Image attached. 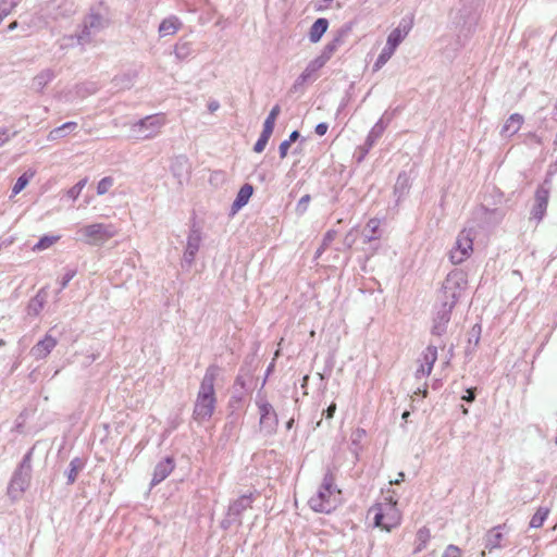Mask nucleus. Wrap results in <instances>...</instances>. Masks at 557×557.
I'll use <instances>...</instances> for the list:
<instances>
[{
    "label": "nucleus",
    "instance_id": "obj_19",
    "mask_svg": "<svg viewBox=\"0 0 557 557\" xmlns=\"http://www.w3.org/2000/svg\"><path fill=\"white\" fill-rule=\"evenodd\" d=\"M180 28V21L176 17L163 20L159 26L161 36L174 35Z\"/></svg>",
    "mask_w": 557,
    "mask_h": 557
},
{
    "label": "nucleus",
    "instance_id": "obj_27",
    "mask_svg": "<svg viewBox=\"0 0 557 557\" xmlns=\"http://www.w3.org/2000/svg\"><path fill=\"white\" fill-rule=\"evenodd\" d=\"M113 186V178L108 176L103 177L97 186V193L98 195L106 194L111 187Z\"/></svg>",
    "mask_w": 557,
    "mask_h": 557
},
{
    "label": "nucleus",
    "instance_id": "obj_8",
    "mask_svg": "<svg viewBox=\"0 0 557 557\" xmlns=\"http://www.w3.org/2000/svg\"><path fill=\"white\" fill-rule=\"evenodd\" d=\"M437 360V348L435 346H428L418 359V368L416 370L417 379L426 377L432 373L433 366Z\"/></svg>",
    "mask_w": 557,
    "mask_h": 557
},
{
    "label": "nucleus",
    "instance_id": "obj_29",
    "mask_svg": "<svg viewBox=\"0 0 557 557\" xmlns=\"http://www.w3.org/2000/svg\"><path fill=\"white\" fill-rule=\"evenodd\" d=\"M86 184H87V178L81 180L74 187H72L69 190V195L73 199H76L79 196V194L82 193V190H83V188L85 187Z\"/></svg>",
    "mask_w": 557,
    "mask_h": 557
},
{
    "label": "nucleus",
    "instance_id": "obj_39",
    "mask_svg": "<svg viewBox=\"0 0 557 557\" xmlns=\"http://www.w3.org/2000/svg\"><path fill=\"white\" fill-rule=\"evenodd\" d=\"M280 112H281V108H280V106H278V104H276V106H274V107L272 108V110L270 111L269 116H272V117H274V119H277V116H278V114H280Z\"/></svg>",
    "mask_w": 557,
    "mask_h": 557
},
{
    "label": "nucleus",
    "instance_id": "obj_4",
    "mask_svg": "<svg viewBox=\"0 0 557 557\" xmlns=\"http://www.w3.org/2000/svg\"><path fill=\"white\" fill-rule=\"evenodd\" d=\"M468 286L467 275L459 270L451 271L446 276L441 294L440 300L448 307L455 308L459 299L462 297Z\"/></svg>",
    "mask_w": 557,
    "mask_h": 557
},
{
    "label": "nucleus",
    "instance_id": "obj_51",
    "mask_svg": "<svg viewBox=\"0 0 557 557\" xmlns=\"http://www.w3.org/2000/svg\"><path fill=\"white\" fill-rule=\"evenodd\" d=\"M4 345V341L0 339V346Z\"/></svg>",
    "mask_w": 557,
    "mask_h": 557
},
{
    "label": "nucleus",
    "instance_id": "obj_46",
    "mask_svg": "<svg viewBox=\"0 0 557 557\" xmlns=\"http://www.w3.org/2000/svg\"><path fill=\"white\" fill-rule=\"evenodd\" d=\"M16 27H17V23H16V22H13V23H11V24L9 25V29H10V30H12V29H14V28H16Z\"/></svg>",
    "mask_w": 557,
    "mask_h": 557
},
{
    "label": "nucleus",
    "instance_id": "obj_10",
    "mask_svg": "<svg viewBox=\"0 0 557 557\" xmlns=\"http://www.w3.org/2000/svg\"><path fill=\"white\" fill-rule=\"evenodd\" d=\"M549 190L544 186H540L535 191V206L533 214L536 219L542 220L548 206Z\"/></svg>",
    "mask_w": 557,
    "mask_h": 557
},
{
    "label": "nucleus",
    "instance_id": "obj_35",
    "mask_svg": "<svg viewBox=\"0 0 557 557\" xmlns=\"http://www.w3.org/2000/svg\"><path fill=\"white\" fill-rule=\"evenodd\" d=\"M290 147L289 141L284 140L281 143L278 150H280V157L284 159L287 156L288 149Z\"/></svg>",
    "mask_w": 557,
    "mask_h": 557
},
{
    "label": "nucleus",
    "instance_id": "obj_44",
    "mask_svg": "<svg viewBox=\"0 0 557 557\" xmlns=\"http://www.w3.org/2000/svg\"><path fill=\"white\" fill-rule=\"evenodd\" d=\"M308 381H309V375H305V376L302 377V382H301V387H302V388H306V387H307V385H308Z\"/></svg>",
    "mask_w": 557,
    "mask_h": 557
},
{
    "label": "nucleus",
    "instance_id": "obj_45",
    "mask_svg": "<svg viewBox=\"0 0 557 557\" xmlns=\"http://www.w3.org/2000/svg\"><path fill=\"white\" fill-rule=\"evenodd\" d=\"M309 200H310V196H309V195H306V196H304V197L300 199L299 203H307Z\"/></svg>",
    "mask_w": 557,
    "mask_h": 557
},
{
    "label": "nucleus",
    "instance_id": "obj_34",
    "mask_svg": "<svg viewBox=\"0 0 557 557\" xmlns=\"http://www.w3.org/2000/svg\"><path fill=\"white\" fill-rule=\"evenodd\" d=\"M260 414H261V423L264 421V419L271 413L272 407L269 404H262L259 406Z\"/></svg>",
    "mask_w": 557,
    "mask_h": 557
},
{
    "label": "nucleus",
    "instance_id": "obj_1",
    "mask_svg": "<svg viewBox=\"0 0 557 557\" xmlns=\"http://www.w3.org/2000/svg\"><path fill=\"white\" fill-rule=\"evenodd\" d=\"M219 372L220 368L211 364L201 380L193 410V419L199 424L209 421L214 413L216 405L214 383Z\"/></svg>",
    "mask_w": 557,
    "mask_h": 557
},
{
    "label": "nucleus",
    "instance_id": "obj_30",
    "mask_svg": "<svg viewBox=\"0 0 557 557\" xmlns=\"http://www.w3.org/2000/svg\"><path fill=\"white\" fill-rule=\"evenodd\" d=\"M461 549L458 546L450 544L446 547L442 557H461Z\"/></svg>",
    "mask_w": 557,
    "mask_h": 557
},
{
    "label": "nucleus",
    "instance_id": "obj_15",
    "mask_svg": "<svg viewBox=\"0 0 557 557\" xmlns=\"http://www.w3.org/2000/svg\"><path fill=\"white\" fill-rule=\"evenodd\" d=\"M253 188L250 184H245L240 187L235 201L233 202V210L237 211L243 208L252 195Z\"/></svg>",
    "mask_w": 557,
    "mask_h": 557
},
{
    "label": "nucleus",
    "instance_id": "obj_40",
    "mask_svg": "<svg viewBox=\"0 0 557 557\" xmlns=\"http://www.w3.org/2000/svg\"><path fill=\"white\" fill-rule=\"evenodd\" d=\"M462 399L467 401H472L474 399V392L472 389H468L467 395H465Z\"/></svg>",
    "mask_w": 557,
    "mask_h": 557
},
{
    "label": "nucleus",
    "instance_id": "obj_32",
    "mask_svg": "<svg viewBox=\"0 0 557 557\" xmlns=\"http://www.w3.org/2000/svg\"><path fill=\"white\" fill-rule=\"evenodd\" d=\"M77 462H78V459H74L71 461V470L69 473V482L70 483H73L76 480V476H77V473L79 470V466L77 465Z\"/></svg>",
    "mask_w": 557,
    "mask_h": 557
},
{
    "label": "nucleus",
    "instance_id": "obj_21",
    "mask_svg": "<svg viewBox=\"0 0 557 557\" xmlns=\"http://www.w3.org/2000/svg\"><path fill=\"white\" fill-rule=\"evenodd\" d=\"M60 239L59 235H45L42 236L39 242L33 247L34 251H42L51 246H53L55 243H58Z\"/></svg>",
    "mask_w": 557,
    "mask_h": 557
},
{
    "label": "nucleus",
    "instance_id": "obj_23",
    "mask_svg": "<svg viewBox=\"0 0 557 557\" xmlns=\"http://www.w3.org/2000/svg\"><path fill=\"white\" fill-rule=\"evenodd\" d=\"M324 65V60L322 59H317L314 60L313 62H311V64L301 73L300 75V79L302 82H306L310 78H312V74L313 72H315L317 70L321 69L322 66Z\"/></svg>",
    "mask_w": 557,
    "mask_h": 557
},
{
    "label": "nucleus",
    "instance_id": "obj_25",
    "mask_svg": "<svg viewBox=\"0 0 557 557\" xmlns=\"http://www.w3.org/2000/svg\"><path fill=\"white\" fill-rule=\"evenodd\" d=\"M33 175H34L33 173H30L29 175H27V173H24L22 176H20L13 186V189H12L13 194L17 195L18 193H21L26 187V185L29 182V178Z\"/></svg>",
    "mask_w": 557,
    "mask_h": 557
},
{
    "label": "nucleus",
    "instance_id": "obj_49",
    "mask_svg": "<svg viewBox=\"0 0 557 557\" xmlns=\"http://www.w3.org/2000/svg\"><path fill=\"white\" fill-rule=\"evenodd\" d=\"M408 416H409V412H405V413L403 414V418H407Z\"/></svg>",
    "mask_w": 557,
    "mask_h": 557
},
{
    "label": "nucleus",
    "instance_id": "obj_12",
    "mask_svg": "<svg viewBox=\"0 0 557 557\" xmlns=\"http://www.w3.org/2000/svg\"><path fill=\"white\" fill-rule=\"evenodd\" d=\"M174 469L173 459L168 457L163 461L159 462L153 472L152 484H158L168 478Z\"/></svg>",
    "mask_w": 557,
    "mask_h": 557
},
{
    "label": "nucleus",
    "instance_id": "obj_18",
    "mask_svg": "<svg viewBox=\"0 0 557 557\" xmlns=\"http://www.w3.org/2000/svg\"><path fill=\"white\" fill-rule=\"evenodd\" d=\"M407 34H408V29L406 27H404V28H400V27L395 28L388 35L386 47L388 49H391L392 51H395L397 46L403 41V39L406 37Z\"/></svg>",
    "mask_w": 557,
    "mask_h": 557
},
{
    "label": "nucleus",
    "instance_id": "obj_7",
    "mask_svg": "<svg viewBox=\"0 0 557 557\" xmlns=\"http://www.w3.org/2000/svg\"><path fill=\"white\" fill-rule=\"evenodd\" d=\"M473 239L472 230L463 228L460 231L449 253V259L454 264H460L470 258L473 252Z\"/></svg>",
    "mask_w": 557,
    "mask_h": 557
},
{
    "label": "nucleus",
    "instance_id": "obj_42",
    "mask_svg": "<svg viewBox=\"0 0 557 557\" xmlns=\"http://www.w3.org/2000/svg\"><path fill=\"white\" fill-rule=\"evenodd\" d=\"M298 137H299V133L297 131H294L290 133L287 141H289V144H292L293 141H296L298 139Z\"/></svg>",
    "mask_w": 557,
    "mask_h": 557
},
{
    "label": "nucleus",
    "instance_id": "obj_47",
    "mask_svg": "<svg viewBox=\"0 0 557 557\" xmlns=\"http://www.w3.org/2000/svg\"><path fill=\"white\" fill-rule=\"evenodd\" d=\"M422 394H423V397H426V394H428L426 388L423 389Z\"/></svg>",
    "mask_w": 557,
    "mask_h": 557
},
{
    "label": "nucleus",
    "instance_id": "obj_26",
    "mask_svg": "<svg viewBox=\"0 0 557 557\" xmlns=\"http://www.w3.org/2000/svg\"><path fill=\"white\" fill-rule=\"evenodd\" d=\"M393 53L394 51L385 47L374 64L375 70L381 69L391 59Z\"/></svg>",
    "mask_w": 557,
    "mask_h": 557
},
{
    "label": "nucleus",
    "instance_id": "obj_2",
    "mask_svg": "<svg viewBox=\"0 0 557 557\" xmlns=\"http://www.w3.org/2000/svg\"><path fill=\"white\" fill-rule=\"evenodd\" d=\"M309 506L317 512L330 513L342 503V491L335 484V474L327 471L315 493L309 498Z\"/></svg>",
    "mask_w": 557,
    "mask_h": 557
},
{
    "label": "nucleus",
    "instance_id": "obj_14",
    "mask_svg": "<svg viewBox=\"0 0 557 557\" xmlns=\"http://www.w3.org/2000/svg\"><path fill=\"white\" fill-rule=\"evenodd\" d=\"M329 28V22L326 18H318L313 24L312 26L310 27V30H309V39L311 42H318L321 37L323 36V34Z\"/></svg>",
    "mask_w": 557,
    "mask_h": 557
},
{
    "label": "nucleus",
    "instance_id": "obj_37",
    "mask_svg": "<svg viewBox=\"0 0 557 557\" xmlns=\"http://www.w3.org/2000/svg\"><path fill=\"white\" fill-rule=\"evenodd\" d=\"M336 411V404L335 403H332L327 409L325 410V417L326 419H332L334 413Z\"/></svg>",
    "mask_w": 557,
    "mask_h": 557
},
{
    "label": "nucleus",
    "instance_id": "obj_22",
    "mask_svg": "<svg viewBox=\"0 0 557 557\" xmlns=\"http://www.w3.org/2000/svg\"><path fill=\"white\" fill-rule=\"evenodd\" d=\"M549 510L547 508L540 507L533 515L530 521L531 528H541L548 516Z\"/></svg>",
    "mask_w": 557,
    "mask_h": 557
},
{
    "label": "nucleus",
    "instance_id": "obj_16",
    "mask_svg": "<svg viewBox=\"0 0 557 557\" xmlns=\"http://www.w3.org/2000/svg\"><path fill=\"white\" fill-rule=\"evenodd\" d=\"M431 540V531L426 527L420 528L416 533L413 553H420L426 547V544Z\"/></svg>",
    "mask_w": 557,
    "mask_h": 557
},
{
    "label": "nucleus",
    "instance_id": "obj_36",
    "mask_svg": "<svg viewBox=\"0 0 557 557\" xmlns=\"http://www.w3.org/2000/svg\"><path fill=\"white\" fill-rule=\"evenodd\" d=\"M327 124L326 123H320L315 126V133L319 135V136H323L325 135V133L327 132Z\"/></svg>",
    "mask_w": 557,
    "mask_h": 557
},
{
    "label": "nucleus",
    "instance_id": "obj_28",
    "mask_svg": "<svg viewBox=\"0 0 557 557\" xmlns=\"http://www.w3.org/2000/svg\"><path fill=\"white\" fill-rule=\"evenodd\" d=\"M271 135H267L265 133H261L259 139L255 144L253 150L258 153L262 152L270 139Z\"/></svg>",
    "mask_w": 557,
    "mask_h": 557
},
{
    "label": "nucleus",
    "instance_id": "obj_6",
    "mask_svg": "<svg viewBox=\"0 0 557 557\" xmlns=\"http://www.w3.org/2000/svg\"><path fill=\"white\" fill-rule=\"evenodd\" d=\"M166 123V116L163 113L148 115L132 126L134 138L148 139L157 136Z\"/></svg>",
    "mask_w": 557,
    "mask_h": 557
},
{
    "label": "nucleus",
    "instance_id": "obj_11",
    "mask_svg": "<svg viewBox=\"0 0 557 557\" xmlns=\"http://www.w3.org/2000/svg\"><path fill=\"white\" fill-rule=\"evenodd\" d=\"M57 339L53 336L47 334L42 341L38 342L32 348V355L36 359H45L57 346Z\"/></svg>",
    "mask_w": 557,
    "mask_h": 557
},
{
    "label": "nucleus",
    "instance_id": "obj_9",
    "mask_svg": "<svg viewBox=\"0 0 557 557\" xmlns=\"http://www.w3.org/2000/svg\"><path fill=\"white\" fill-rule=\"evenodd\" d=\"M453 309V307H448L441 301V306L434 318V325L432 330L433 334L441 335L445 331L448 322L450 321Z\"/></svg>",
    "mask_w": 557,
    "mask_h": 557
},
{
    "label": "nucleus",
    "instance_id": "obj_53",
    "mask_svg": "<svg viewBox=\"0 0 557 557\" xmlns=\"http://www.w3.org/2000/svg\"><path fill=\"white\" fill-rule=\"evenodd\" d=\"M556 444H557V438H556Z\"/></svg>",
    "mask_w": 557,
    "mask_h": 557
},
{
    "label": "nucleus",
    "instance_id": "obj_43",
    "mask_svg": "<svg viewBox=\"0 0 557 557\" xmlns=\"http://www.w3.org/2000/svg\"><path fill=\"white\" fill-rule=\"evenodd\" d=\"M218 109H219V103H218V102H211V103H209V110H210L211 112H214V111H215V110H218Z\"/></svg>",
    "mask_w": 557,
    "mask_h": 557
},
{
    "label": "nucleus",
    "instance_id": "obj_20",
    "mask_svg": "<svg viewBox=\"0 0 557 557\" xmlns=\"http://www.w3.org/2000/svg\"><path fill=\"white\" fill-rule=\"evenodd\" d=\"M252 500V494L242 495L231 505V510H233L236 513H240L247 508H251Z\"/></svg>",
    "mask_w": 557,
    "mask_h": 557
},
{
    "label": "nucleus",
    "instance_id": "obj_52",
    "mask_svg": "<svg viewBox=\"0 0 557 557\" xmlns=\"http://www.w3.org/2000/svg\"><path fill=\"white\" fill-rule=\"evenodd\" d=\"M556 143H557V133H556Z\"/></svg>",
    "mask_w": 557,
    "mask_h": 557
},
{
    "label": "nucleus",
    "instance_id": "obj_50",
    "mask_svg": "<svg viewBox=\"0 0 557 557\" xmlns=\"http://www.w3.org/2000/svg\"><path fill=\"white\" fill-rule=\"evenodd\" d=\"M485 555H486V552H485V550H483V552L481 553V557H485Z\"/></svg>",
    "mask_w": 557,
    "mask_h": 557
},
{
    "label": "nucleus",
    "instance_id": "obj_5",
    "mask_svg": "<svg viewBox=\"0 0 557 557\" xmlns=\"http://www.w3.org/2000/svg\"><path fill=\"white\" fill-rule=\"evenodd\" d=\"M79 238L87 245L98 246L108 242L117 234L116 228L112 224L92 223L79 228Z\"/></svg>",
    "mask_w": 557,
    "mask_h": 557
},
{
    "label": "nucleus",
    "instance_id": "obj_3",
    "mask_svg": "<svg viewBox=\"0 0 557 557\" xmlns=\"http://www.w3.org/2000/svg\"><path fill=\"white\" fill-rule=\"evenodd\" d=\"M369 515L372 516L375 527L386 532H391L401 523V512L397 507V500L393 496L373 505L369 509Z\"/></svg>",
    "mask_w": 557,
    "mask_h": 557
},
{
    "label": "nucleus",
    "instance_id": "obj_31",
    "mask_svg": "<svg viewBox=\"0 0 557 557\" xmlns=\"http://www.w3.org/2000/svg\"><path fill=\"white\" fill-rule=\"evenodd\" d=\"M275 121H276V119L268 115V117L265 119L264 124H263L262 133H265L267 135H272L274 125H275Z\"/></svg>",
    "mask_w": 557,
    "mask_h": 557
},
{
    "label": "nucleus",
    "instance_id": "obj_17",
    "mask_svg": "<svg viewBox=\"0 0 557 557\" xmlns=\"http://www.w3.org/2000/svg\"><path fill=\"white\" fill-rule=\"evenodd\" d=\"M523 124V116L519 113L511 114L506 121L503 132L505 134L513 135L516 134Z\"/></svg>",
    "mask_w": 557,
    "mask_h": 557
},
{
    "label": "nucleus",
    "instance_id": "obj_41",
    "mask_svg": "<svg viewBox=\"0 0 557 557\" xmlns=\"http://www.w3.org/2000/svg\"><path fill=\"white\" fill-rule=\"evenodd\" d=\"M405 474L404 472H399L397 479L391 480L389 484H399L401 481H404Z\"/></svg>",
    "mask_w": 557,
    "mask_h": 557
},
{
    "label": "nucleus",
    "instance_id": "obj_24",
    "mask_svg": "<svg viewBox=\"0 0 557 557\" xmlns=\"http://www.w3.org/2000/svg\"><path fill=\"white\" fill-rule=\"evenodd\" d=\"M381 226V220L376 218H372L368 221L366 228L369 230L370 235L368 236V242H372L374 239H377L379 236L376 233L379 232Z\"/></svg>",
    "mask_w": 557,
    "mask_h": 557
},
{
    "label": "nucleus",
    "instance_id": "obj_33",
    "mask_svg": "<svg viewBox=\"0 0 557 557\" xmlns=\"http://www.w3.org/2000/svg\"><path fill=\"white\" fill-rule=\"evenodd\" d=\"M75 127H76V123L75 122H66L61 127H58V128L51 131L49 137L50 138H55L54 135H57L59 132H61V131H63L65 128H75Z\"/></svg>",
    "mask_w": 557,
    "mask_h": 557
},
{
    "label": "nucleus",
    "instance_id": "obj_13",
    "mask_svg": "<svg viewBox=\"0 0 557 557\" xmlns=\"http://www.w3.org/2000/svg\"><path fill=\"white\" fill-rule=\"evenodd\" d=\"M499 529L500 527H495L487 531L484 536L485 549H487L488 553H492L494 549L502 547L504 534L499 531Z\"/></svg>",
    "mask_w": 557,
    "mask_h": 557
},
{
    "label": "nucleus",
    "instance_id": "obj_48",
    "mask_svg": "<svg viewBox=\"0 0 557 557\" xmlns=\"http://www.w3.org/2000/svg\"><path fill=\"white\" fill-rule=\"evenodd\" d=\"M314 335H315V332L312 330V331L310 332V336H311V337H314Z\"/></svg>",
    "mask_w": 557,
    "mask_h": 557
},
{
    "label": "nucleus",
    "instance_id": "obj_38",
    "mask_svg": "<svg viewBox=\"0 0 557 557\" xmlns=\"http://www.w3.org/2000/svg\"><path fill=\"white\" fill-rule=\"evenodd\" d=\"M10 136L7 129L0 131V147L9 140Z\"/></svg>",
    "mask_w": 557,
    "mask_h": 557
}]
</instances>
